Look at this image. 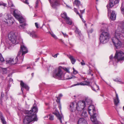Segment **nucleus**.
Returning a JSON list of instances; mask_svg holds the SVG:
<instances>
[{
  "label": "nucleus",
  "instance_id": "47",
  "mask_svg": "<svg viewBox=\"0 0 124 124\" xmlns=\"http://www.w3.org/2000/svg\"><path fill=\"white\" fill-rule=\"evenodd\" d=\"M114 3L115 4H117L119 2V0H116L115 1H114Z\"/></svg>",
  "mask_w": 124,
  "mask_h": 124
},
{
  "label": "nucleus",
  "instance_id": "20",
  "mask_svg": "<svg viewBox=\"0 0 124 124\" xmlns=\"http://www.w3.org/2000/svg\"><path fill=\"white\" fill-rule=\"evenodd\" d=\"M64 21L67 24L69 25H71L73 24V23L72 19L69 17L67 18L66 19L64 20Z\"/></svg>",
  "mask_w": 124,
  "mask_h": 124
},
{
  "label": "nucleus",
  "instance_id": "54",
  "mask_svg": "<svg viewBox=\"0 0 124 124\" xmlns=\"http://www.w3.org/2000/svg\"><path fill=\"white\" fill-rule=\"evenodd\" d=\"M35 26L36 27V28H38L39 27L38 26V23H35Z\"/></svg>",
  "mask_w": 124,
  "mask_h": 124
},
{
  "label": "nucleus",
  "instance_id": "26",
  "mask_svg": "<svg viewBox=\"0 0 124 124\" xmlns=\"http://www.w3.org/2000/svg\"><path fill=\"white\" fill-rule=\"evenodd\" d=\"M0 118L3 124H7L6 122L5 121L2 114L1 113L0 115Z\"/></svg>",
  "mask_w": 124,
  "mask_h": 124
},
{
  "label": "nucleus",
  "instance_id": "17",
  "mask_svg": "<svg viewBox=\"0 0 124 124\" xmlns=\"http://www.w3.org/2000/svg\"><path fill=\"white\" fill-rule=\"evenodd\" d=\"M90 84V82H87L86 81H84L83 82V83L82 82H81L80 83H78L76 84H74L73 85V86H75L76 85H88Z\"/></svg>",
  "mask_w": 124,
  "mask_h": 124
},
{
  "label": "nucleus",
  "instance_id": "1",
  "mask_svg": "<svg viewBox=\"0 0 124 124\" xmlns=\"http://www.w3.org/2000/svg\"><path fill=\"white\" fill-rule=\"evenodd\" d=\"M124 22L121 25L120 24L116 31L114 36L112 38L113 44L116 48L119 49L121 47V41L124 40Z\"/></svg>",
  "mask_w": 124,
  "mask_h": 124
},
{
  "label": "nucleus",
  "instance_id": "48",
  "mask_svg": "<svg viewBox=\"0 0 124 124\" xmlns=\"http://www.w3.org/2000/svg\"><path fill=\"white\" fill-rule=\"evenodd\" d=\"M38 0H37L36 2V6L35 8H36L38 6Z\"/></svg>",
  "mask_w": 124,
  "mask_h": 124
},
{
  "label": "nucleus",
  "instance_id": "41",
  "mask_svg": "<svg viewBox=\"0 0 124 124\" xmlns=\"http://www.w3.org/2000/svg\"><path fill=\"white\" fill-rule=\"evenodd\" d=\"M50 34L54 38L56 39H57V38L56 36L53 33H50Z\"/></svg>",
  "mask_w": 124,
  "mask_h": 124
},
{
  "label": "nucleus",
  "instance_id": "42",
  "mask_svg": "<svg viewBox=\"0 0 124 124\" xmlns=\"http://www.w3.org/2000/svg\"><path fill=\"white\" fill-rule=\"evenodd\" d=\"M63 69L64 70L66 71V72L68 73H70V71H69V69L66 68H63Z\"/></svg>",
  "mask_w": 124,
  "mask_h": 124
},
{
  "label": "nucleus",
  "instance_id": "46",
  "mask_svg": "<svg viewBox=\"0 0 124 124\" xmlns=\"http://www.w3.org/2000/svg\"><path fill=\"white\" fill-rule=\"evenodd\" d=\"M9 73H10L9 75H11L13 73V71L12 69H11L10 71H9Z\"/></svg>",
  "mask_w": 124,
  "mask_h": 124
},
{
  "label": "nucleus",
  "instance_id": "53",
  "mask_svg": "<svg viewBox=\"0 0 124 124\" xmlns=\"http://www.w3.org/2000/svg\"><path fill=\"white\" fill-rule=\"evenodd\" d=\"M74 11L77 13V14H78V12L77 9L76 8H74Z\"/></svg>",
  "mask_w": 124,
  "mask_h": 124
},
{
  "label": "nucleus",
  "instance_id": "14",
  "mask_svg": "<svg viewBox=\"0 0 124 124\" xmlns=\"http://www.w3.org/2000/svg\"><path fill=\"white\" fill-rule=\"evenodd\" d=\"M38 109L36 105L34 104L31 108V109L30 111H26V113H28L29 115H33V114H35L36 115V113L38 111Z\"/></svg>",
  "mask_w": 124,
  "mask_h": 124
},
{
  "label": "nucleus",
  "instance_id": "36",
  "mask_svg": "<svg viewBox=\"0 0 124 124\" xmlns=\"http://www.w3.org/2000/svg\"><path fill=\"white\" fill-rule=\"evenodd\" d=\"M2 70L3 74L6 73L7 72V68H3Z\"/></svg>",
  "mask_w": 124,
  "mask_h": 124
},
{
  "label": "nucleus",
  "instance_id": "63",
  "mask_svg": "<svg viewBox=\"0 0 124 124\" xmlns=\"http://www.w3.org/2000/svg\"><path fill=\"white\" fill-rule=\"evenodd\" d=\"M82 20L83 22L84 23H85V20H84L83 19H82Z\"/></svg>",
  "mask_w": 124,
  "mask_h": 124
},
{
  "label": "nucleus",
  "instance_id": "16",
  "mask_svg": "<svg viewBox=\"0 0 124 124\" xmlns=\"http://www.w3.org/2000/svg\"><path fill=\"white\" fill-rule=\"evenodd\" d=\"M27 33L33 38L35 39L38 38V36L36 34L35 32L34 31L31 32H28Z\"/></svg>",
  "mask_w": 124,
  "mask_h": 124
},
{
  "label": "nucleus",
  "instance_id": "12",
  "mask_svg": "<svg viewBox=\"0 0 124 124\" xmlns=\"http://www.w3.org/2000/svg\"><path fill=\"white\" fill-rule=\"evenodd\" d=\"M21 53V52H19L17 56L14 59L12 58H10L8 59V65H11L16 64L18 61V58Z\"/></svg>",
  "mask_w": 124,
  "mask_h": 124
},
{
  "label": "nucleus",
  "instance_id": "49",
  "mask_svg": "<svg viewBox=\"0 0 124 124\" xmlns=\"http://www.w3.org/2000/svg\"><path fill=\"white\" fill-rule=\"evenodd\" d=\"M9 22L10 23V25L14 23V22H13L11 19H9Z\"/></svg>",
  "mask_w": 124,
  "mask_h": 124
},
{
  "label": "nucleus",
  "instance_id": "56",
  "mask_svg": "<svg viewBox=\"0 0 124 124\" xmlns=\"http://www.w3.org/2000/svg\"><path fill=\"white\" fill-rule=\"evenodd\" d=\"M81 64L82 65H84L85 64V63H84V61H83L81 62Z\"/></svg>",
  "mask_w": 124,
  "mask_h": 124
},
{
  "label": "nucleus",
  "instance_id": "27",
  "mask_svg": "<svg viewBox=\"0 0 124 124\" xmlns=\"http://www.w3.org/2000/svg\"><path fill=\"white\" fill-rule=\"evenodd\" d=\"M86 101L87 104L90 105L92 103V101L91 99L89 97H87L85 99Z\"/></svg>",
  "mask_w": 124,
  "mask_h": 124
},
{
  "label": "nucleus",
  "instance_id": "34",
  "mask_svg": "<svg viewBox=\"0 0 124 124\" xmlns=\"http://www.w3.org/2000/svg\"><path fill=\"white\" fill-rule=\"evenodd\" d=\"M27 24L26 23H23V24L20 25V26L21 28L23 29H24L25 28V26L27 25Z\"/></svg>",
  "mask_w": 124,
  "mask_h": 124
},
{
  "label": "nucleus",
  "instance_id": "64",
  "mask_svg": "<svg viewBox=\"0 0 124 124\" xmlns=\"http://www.w3.org/2000/svg\"><path fill=\"white\" fill-rule=\"evenodd\" d=\"M78 15H79V16H80V17L81 18H82V16H81L80 15V14H79V13H78Z\"/></svg>",
  "mask_w": 124,
  "mask_h": 124
},
{
  "label": "nucleus",
  "instance_id": "4",
  "mask_svg": "<svg viewBox=\"0 0 124 124\" xmlns=\"http://www.w3.org/2000/svg\"><path fill=\"white\" fill-rule=\"evenodd\" d=\"M114 1L113 0H109V2L108 4L107 7L108 9V15L110 14V18L112 20H114L116 19V15L115 12L113 11H112V12L110 9V8H111L113 7L114 4Z\"/></svg>",
  "mask_w": 124,
  "mask_h": 124
},
{
  "label": "nucleus",
  "instance_id": "30",
  "mask_svg": "<svg viewBox=\"0 0 124 124\" xmlns=\"http://www.w3.org/2000/svg\"><path fill=\"white\" fill-rule=\"evenodd\" d=\"M13 83V80L11 78H10L8 80V87L11 86V84Z\"/></svg>",
  "mask_w": 124,
  "mask_h": 124
},
{
  "label": "nucleus",
  "instance_id": "5",
  "mask_svg": "<svg viewBox=\"0 0 124 124\" xmlns=\"http://www.w3.org/2000/svg\"><path fill=\"white\" fill-rule=\"evenodd\" d=\"M27 114L28 115L25 116L23 120V124H29L33 121L37 120V115L35 114H33L32 115Z\"/></svg>",
  "mask_w": 124,
  "mask_h": 124
},
{
  "label": "nucleus",
  "instance_id": "50",
  "mask_svg": "<svg viewBox=\"0 0 124 124\" xmlns=\"http://www.w3.org/2000/svg\"><path fill=\"white\" fill-rule=\"evenodd\" d=\"M113 58V55H110V57H109V58H110V59L111 60V59H113V60H115V59H113V58Z\"/></svg>",
  "mask_w": 124,
  "mask_h": 124
},
{
  "label": "nucleus",
  "instance_id": "23",
  "mask_svg": "<svg viewBox=\"0 0 124 124\" xmlns=\"http://www.w3.org/2000/svg\"><path fill=\"white\" fill-rule=\"evenodd\" d=\"M78 124H87L86 121L83 118H80L78 121Z\"/></svg>",
  "mask_w": 124,
  "mask_h": 124
},
{
  "label": "nucleus",
  "instance_id": "33",
  "mask_svg": "<svg viewBox=\"0 0 124 124\" xmlns=\"http://www.w3.org/2000/svg\"><path fill=\"white\" fill-rule=\"evenodd\" d=\"M75 32L76 33H78L80 36L81 35L80 31L77 28H76Z\"/></svg>",
  "mask_w": 124,
  "mask_h": 124
},
{
  "label": "nucleus",
  "instance_id": "44",
  "mask_svg": "<svg viewBox=\"0 0 124 124\" xmlns=\"http://www.w3.org/2000/svg\"><path fill=\"white\" fill-rule=\"evenodd\" d=\"M62 32V34L64 37H68V35L66 33H63Z\"/></svg>",
  "mask_w": 124,
  "mask_h": 124
},
{
  "label": "nucleus",
  "instance_id": "24",
  "mask_svg": "<svg viewBox=\"0 0 124 124\" xmlns=\"http://www.w3.org/2000/svg\"><path fill=\"white\" fill-rule=\"evenodd\" d=\"M54 114L57 117L58 119L59 120L61 123H62V116L58 112H55Z\"/></svg>",
  "mask_w": 124,
  "mask_h": 124
},
{
  "label": "nucleus",
  "instance_id": "21",
  "mask_svg": "<svg viewBox=\"0 0 124 124\" xmlns=\"http://www.w3.org/2000/svg\"><path fill=\"white\" fill-rule=\"evenodd\" d=\"M20 85L22 87L21 90L23 92V90L22 88H24L27 90L29 89V87L26 84H25L22 81H20Z\"/></svg>",
  "mask_w": 124,
  "mask_h": 124
},
{
  "label": "nucleus",
  "instance_id": "2",
  "mask_svg": "<svg viewBox=\"0 0 124 124\" xmlns=\"http://www.w3.org/2000/svg\"><path fill=\"white\" fill-rule=\"evenodd\" d=\"M8 39L9 40L8 43L11 46H13V44H17L19 42V39L16 38V34L14 32L11 31L8 34Z\"/></svg>",
  "mask_w": 124,
  "mask_h": 124
},
{
  "label": "nucleus",
  "instance_id": "32",
  "mask_svg": "<svg viewBox=\"0 0 124 124\" xmlns=\"http://www.w3.org/2000/svg\"><path fill=\"white\" fill-rule=\"evenodd\" d=\"M94 86H95L96 87V89H95L93 87H91V88L93 90L95 91H96V90H98L99 89V86H98L97 85H96V84H95Z\"/></svg>",
  "mask_w": 124,
  "mask_h": 124
},
{
  "label": "nucleus",
  "instance_id": "3",
  "mask_svg": "<svg viewBox=\"0 0 124 124\" xmlns=\"http://www.w3.org/2000/svg\"><path fill=\"white\" fill-rule=\"evenodd\" d=\"M88 111L91 116V121L94 123H96L97 119L96 116V110L94 106L93 105H90L88 107Z\"/></svg>",
  "mask_w": 124,
  "mask_h": 124
},
{
  "label": "nucleus",
  "instance_id": "57",
  "mask_svg": "<svg viewBox=\"0 0 124 124\" xmlns=\"http://www.w3.org/2000/svg\"><path fill=\"white\" fill-rule=\"evenodd\" d=\"M93 31V29H92L90 31H89V32L90 33H91Z\"/></svg>",
  "mask_w": 124,
  "mask_h": 124
},
{
  "label": "nucleus",
  "instance_id": "58",
  "mask_svg": "<svg viewBox=\"0 0 124 124\" xmlns=\"http://www.w3.org/2000/svg\"><path fill=\"white\" fill-rule=\"evenodd\" d=\"M69 44L70 45L71 47H72L73 46V45L71 43H70V42H69Z\"/></svg>",
  "mask_w": 124,
  "mask_h": 124
},
{
  "label": "nucleus",
  "instance_id": "55",
  "mask_svg": "<svg viewBox=\"0 0 124 124\" xmlns=\"http://www.w3.org/2000/svg\"><path fill=\"white\" fill-rule=\"evenodd\" d=\"M85 9H84L82 10H80V11L81 13L82 14L83 13L85 12Z\"/></svg>",
  "mask_w": 124,
  "mask_h": 124
},
{
  "label": "nucleus",
  "instance_id": "11",
  "mask_svg": "<svg viewBox=\"0 0 124 124\" xmlns=\"http://www.w3.org/2000/svg\"><path fill=\"white\" fill-rule=\"evenodd\" d=\"M85 106V101H79L77 104L76 109L79 111H82L84 110Z\"/></svg>",
  "mask_w": 124,
  "mask_h": 124
},
{
  "label": "nucleus",
  "instance_id": "52",
  "mask_svg": "<svg viewBox=\"0 0 124 124\" xmlns=\"http://www.w3.org/2000/svg\"><path fill=\"white\" fill-rule=\"evenodd\" d=\"M10 6L11 7H12L13 9V8L14 7V6L12 3H11V5L10 6Z\"/></svg>",
  "mask_w": 124,
  "mask_h": 124
},
{
  "label": "nucleus",
  "instance_id": "19",
  "mask_svg": "<svg viewBox=\"0 0 124 124\" xmlns=\"http://www.w3.org/2000/svg\"><path fill=\"white\" fill-rule=\"evenodd\" d=\"M116 94V98L114 99V101L115 104L117 106L119 102V100L118 97V94L116 92H115Z\"/></svg>",
  "mask_w": 124,
  "mask_h": 124
},
{
  "label": "nucleus",
  "instance_id": "60",
  "mask_svg": "<svg viewBox=\"0 0 124 124\" xmlns=\"http://www.w3.org/2000/svg\"><path fill=\"white\" fill-rule=\"evenodd\" d=\"M52 56L53 57H54V58H56L57 56L56 54L54 56L53 55Z\"/></svg>",
  "mask_w": 124,
  "mask_h": 124
},
{
  "label": "nucleus",
  "instance_id": "37",
  "mask_svg": "<svg viewBox=\"0 0 124 124\" xmlns=\"http://www.w3.org/2000/svg\"><path fill=\"white\" fill-rule=\"evenodd\" d=\"M48 116L49 117V119L50 120H53L54 119V116H53L50 115Z\"/></svg>",
  "mask_w": 124,
  "mask_h": 124
},
{
  "label": "nucleus",
  "instance_id": "59",
  "mask_svg": "<svg viewBox=\"0 0 124 124\" xmlns=\"http://www.w3.org/2000/svg\"><path fill=\"white\" fill-rule=\"evenodd\" d=\"M4 95V94H3V93H1V97L2 98L3 97Z\"/></svg>",
  "mask_w": 124,
  "mask_h": 124
},
{
  "label": "nucleus",
  "instance_id": "31",
  "mask_svg": "<svg viewBox=\"0 0 124 124\" xmlns=\"http://www.w3.org/2000/svg\"><path fill=\"white\" fill-rule=\"evenodd\" d=\"M74 3L77 6H78L80 5V2L78 0H75Z\"/></svg>",
  "mask_w": 124,
  "mask_h": 124
},
{
  "label": "nucleus",
  "instance_id": "28",
  "mask_svg": "<svg viewBox=\"0 0 124 124\" xmlns=\"http://www.w3.org/2000/svg\"><path fill=\"white\" fill-rule=\"evenodd\" d=\"M102 31H103L104 30H106L108 28V25L106 24H102Z\"/></svg>",
  "mask_w": 124,
  "mask_h": 124
},
{
  "label": "nucleus",
  "instance_id": "7",
  "mask_svg": "<svg viewBox=\"0 0 124 124\" xmlns=\"http://www.w3.org/2000/svg\"><path fill=\"white\" fill-rule=\"evenodd\" d=\"M13 15L15 18L19 21L20 23H26L25 19L21 15L19 11L17 10H14Z\"/></svg>",
  "mask_w": 124,
  "mask_h": 124
},
{
  "label": "nucleus",
  "instance_id": "15",
  "mask_svg": "<svg viewBox=\"0 0 124 124\" xmlns=\"http://www.w3.org/2000/svg\"><path fill=\"white\" fill-rule=\"evenodd\" d=\"M77 103L75 102H72L70 105V109L72 112H73L76 109Z\"/></svg>",
  "mask_w": 124,
  "mask_h": 124
},
{
  "label": "nucleus",
  "instance_id": "39",
  "mask_svg": "<svg viewBox=\"0 0 124 124\" xmlns=\"http://www.w3.org/2000/svg\"><path fill=\"white\" fill-rule=\"evenodd\" d=\"M0 61L2 62L4 61V59L3 57L2 54L0 53Z\"/></svg>",
  "mask_w": 124,
  "mask_h": 124
},
{
  "label": "nucleus",
  "instance_id": "35",
  "mask_svg": "<svg viewBox=\"0 0 124 124\" xmlns=\"http://www.w3.org/2000/svg\"><path fill=\"white\" fill-rule=\"evenodd\" d=\"M7 5V3H5L2 1L0 2V6H2L4 7H6Z\"/></svg>",
  "mask_w": 124,
  "mask_h": 124
},
{
  "label": "nucleus",
  "instance_id": "40",
  "mask_svg": "<svg viewBox=\"0 0 124 124\" xmlns=\"http://www.w3.org/2000/svg\"><path fill=\"white\" fill-rule=\"evenodd\" d=\"M73 73L75 75H76L78 73V71L75 70V69L74 68H73Z\"/></svg>",
  "mask_w": 124,
  "mask_h": 124
},
{
  "label": "nucleus",
  "instance_id": "6",
  "mask_svg": "<svg viewBox=\"0 0 124 124\" xmlns=\"http://www.w3.org/2000/svg\"><path fill=\"white\" fill-rule=\"evenodd\" d=\"M109 38V35L108 33L104 31H102L100 38V42L102 44H105L108 41Z\"/></svg>",
  "mask_w": 124,
  "mask_h": 124
},
{
  "label": "nucleus",
  "instance_id": "25",
  "mask_svg": "<svg viewBox=\"0 0 124 124\" xmlns=\"http://www.w3.org/2000/svg\"><path fill=\"white\" fill-rule=\"evenodd\" d=\"M67 56L70 59L72 64H74L76 60L75 59L73 58V56L70 55H68Z\"/></svg>",
  "mask_w": 124,
  "mask_h": 124
},
{
  "label": "nucleus",
  "instance_id": "10",
  "mask_svg": "<svg viewBox=\"0 0 124 124\" xmlns=\"http://www.w3.org/2000/svg\"><path fill=\"white\" fill-rule=\"evenodd\" d=\"M61 68L60 67L55 70V71L53 75V77L60 79L63 77L64 75L61 70Z\"/></svg>",
  "mask_w": 124,
  "mask_h": 124
},
{
  "label": "nucleus",
  "instance_id": "51",
  "mask_svg": "<svg viewBox=\"0 0 124 124\" xmlns=\"http://www.w3.org/2000/svg\"><path fill=\"white\" fill-rule=\"evenodd\" d=\"M28 0H25V1H23V2L24 3H25L27 4H29V3L28 2Z\"/></svg>",
  "mask_w": 124,
  "mask_h": 124
},
{
  "label": "nucleus",
  "instance_id": "43",
  "mask_svg": "<svg viewBox=\"0 0 124 124\" xmlns=\"http://www.w3.org/2000/svg\"><path fill=\"white\" fill-rule=\"evenodd\" d=\"M56 97L57 98V100H59V101H57V100H56V101L57 102H58V103H59V105H60V108H61V104H60V101H59L60 100V98L59 97Z\"/></svg>",
  "mask_w": 124,
  "mask_h": 124
},
{
  "label": "nucleus",
  "instance_id": "38",
  "mask_svg": "<svg viewBox=\"0 0 124 124\" xmlns=\"http://www.w3.org/2000/svg\"><path fill=\"white\" fill-rule=\"evenodd\" d=\"M70 119H74V114L72 113H71L70 116Z\"/></svg>",
  "mask_w": 124,
  "mask_h": 124
},
{
  "label": "nucleus",
  "instance_id": "45",
  "mask_svg": "<svg viewBox=\"0 0 124 124\" xmlns=\"http://www.w3.org/2000/svg\"><path fill=\"white\" fill-rule=\"evenodd\" d=\"M76 78V77L75 76H74L73 75H72V76L70 78H68L67 79H72V78Z\"/></svg>",
  "mask_w": 124,
  "mask_h": 124
},
{
  "label": "nucleus",
  "instance_id": "29",
  "mask_svg": "<svg viewBox=\"0 0 124 124\" xmlns=\"http://www.w3.org/2000/svg\"><path fill=\"white\" fill-rule=\"evenodd\" d=\"M61 16L62 18L64 19V20L68 17L67 16L66 13L65 12L63 14H62L61 15Z\"/></svg>",
  "mask_w": 124,
  "mask_h": 124
},
{
  "label": "nucleus",
  "instance_id": "61",
  "mask_svg": "<svg viewBox=\"0 0 124 124\" xmlns=\"http://www.w3.org/2000/svg\"><path fill=\"white\" fill-rule=\"evenodd\" d=\"M91 70H89V74H91Z\"/></svg>",
  "mask_w": 124,
  "mask_h": 124
},
{
  "label": "nucleus",
  "instance_id": "9",
  "mask_svg": "<svg viewBox=\"0 0 124 124\" xmlns=\"http://www.w3.org/2000/svg\"><path fill=\"white\" fill-rule=\"evenodd\" d=\"M8 14L7 13L5 14L4 16V17L2 19L3 24H5V27L2 29V30L3 33L5 34H7L8 33L7 27L8 26Z\"/></svg>",
  "mask_w": 124,
  "mask_h": 124
},
{
  "label": "nucleus",
  "instance_id": "18",
  "mask_svg": "<svg viewBox=\"0 0 124 124\" xmlns=\"http://www.w3.org/2000/svg\"><path fill=\"white\" fill-rule=\"evenodd\" d=\"M79 115L83 117H85L87 116V114L86 110L85 109L82 111H79Z\"/></svg>",
  "mask_w": 124,
  "mask_h": 124
},
{
  "label": "nucleus",
  "instance_id": "8",
  "mask_svg": "<svg viewBox=\"0 0 124 124\" xmlns=\"http://www.w3.org/2000/svg\"><path fill=\"white\" fill-rule=\"evenodd\" d=\"M113 59L116 61L124 60V53L122 51H116Z\"/></svg>",
  "mask_w": 124,
  "mask_h": 124
},
{
  "label": "nucleus",
  "instance_id": "62",
  "mask_svg": "<svg viewBox=\"0 0 124 124\" xmlns=\"http://www.w3.org/2000/svg\"><path fill=\"white\" fill-rule=\"evenodd\" d=\"M59 97H61L62 96V94H59Z\"/></svg>",
  "mask_w": 124,
  "mask_h": 124
},
{
  "label": "nucleus",
  "instance_id": "22",
  "mask_svg": "<svg viewBox=\"0 0 124 124\" xmlns=\"http://www.w3.org/2000/svg\"><path fill=\"white\" fill-rule=\"evenodd\" d=\"M50 3L52 7L54 8H55L59 4V1L58 0H55L54 3L51 2V3Z\"/></svg>",
  "mask_w": 124,
  "mask_h": 124
},
{
  "label": "nucleus",
  "instance_id": "13",
  "mask_svg": "<svg viewBox=\"0 0 124 124\" xmlns=\"http://www.w3.org/2000/svg\"><path fill=\"white\" fill-rule=\"evenodd\" d=\"M19 52H21V54L19 55V57L20 58L21 55L22 57H21V59L23 60L24 56V55L28 52L27 49L23 45H21L20 47V51Z\"/></svg>",
  "mask_w": 124,
  "mask_h": 124
}]
</instances>
